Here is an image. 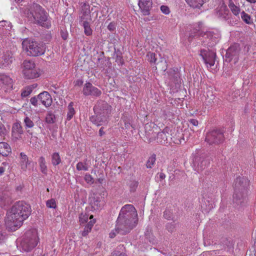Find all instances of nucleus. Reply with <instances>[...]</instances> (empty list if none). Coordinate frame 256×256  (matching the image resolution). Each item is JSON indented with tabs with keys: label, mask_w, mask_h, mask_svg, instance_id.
Instances as JSON below:
<instances>
[{
	"label": "nucleus",
	"mask_w": 256,
	"mask_h": 256,
	"mask_svg": "<svg viewBox=\"0 0 256 256\" xmlns=\"http://www.w3.org/2000/svg\"><path fill=\"white\" fill-rule=\"evenodd\" d=\"M46 206L48 208H56V204L54 199L51 198L46 202Z\"/></svg>",
	"instance_id": "40"
},
{
	"label": "nucleus",
	"mask_w": 256,
	"mask_h": 256,
	"mask_svg": "<svg viewBox=\"0 0 256 256\" xmlns=\"http://www.w3.org/2000/svg\"><path fill=\"white\" fill-rule=\"evenodd\" d=\"M80 224H84L88 222V218L92 220H93V216L90 215L89 216L86 213H82L80 216Z\"/></svg>",
	"instance_id": "32"
},
{
	"label": "nucleus",
	"mask_w": 256,
	"mask_h": 256,
	"mask_svg": "<svg viewBox=\"0 0 256 256\" xmlns=\"http://www.w3.org/2000/svg\"><path fill=\"white\" fill-rule=\"evenodd\" d=\"M74 86H80L83 84V80H78L74 82Z\"/></svg>",
	"instance_id": "52"
},
{
	"label": "nucleus",
	"mask_w": 256,
	"mask_h": 256,
	"mask_svg": "<svg viewBox=\"0 0 256 256\" xmlns=\"http://www.w3.org/2000/svg\"><path fill=\"white\" fill-rule=\"evenodd\" d=\"M200 56L202 57L206 66L211 68L215 64L216 52L215 51L207 50H202Z\"/></svg>",
	"instance_id": "8"
},
{
	"label": "nucleus",
	"mask_w": 256,
	"mask_h": 256,
	"mask_svg": "<svg viewBox=\"0 0 256 256\" xmlns=\"http://www.w3.org/2000/svg\"><path fill=\"white\" fill-rule=\"evenodd\" d=\"M62 38H63L64 39H66V36H62Z\"/></svg>",
	"instance_id": "62"
},
{
	"label": "nucleus",
	"mask_w": 256,
	"mask_h": 256,
	"mask_svg": "<svg viewBox=\"0 0 256 256\" xmlns=\"http://www.w3.org/2000/svg\"><path fill=\"white\" fill-rule=\"evenodd\" d=\"M0 28H4L6 30H10L12 29V25L10 22L2 20L0 21Z\"/></svg>",
	"instance_id": "36"
},
{
	"label": "nucleus",
	"mask_w": 256,
	"mask_h": 256,
	"mask_svg": "<svg viewBox=\"0 0 256 256\" xmlns=\"http://www.w3.org/2000/svg\"><path fill=\"white\" fill-rule=\"evenodd\" d=\"M83 94L84 96H100L102 92L97 88L94 86L90 82H86L82 90Z\"/></svg>",
	"instance_id": "11"
},
{
	"label": "nucleus",
	"mask_w": 256,
	"mask_h": 256,
	"mask_svg": "<svg viewBox=\"0 0 256 256\" xmlns=\"http://www.w3.org/2000/svg\"><path fill=\"white\" fill-rule=\"evenodd\" d=\"M218 16L224 20H228L230 16L229 10L227 6L222 4L216 10Z\"/></svg>",
	"instance_id": "17"
},
{
	"label": "nucleus",
	"mask_w": 256,
	"mask_h": 256,
	"mask_svg": "<svg viewBox=\"0 0 256 256\" xmlns=\"http://www.w3.org/2000/svg\"><path fill=\"white\" fill-rule=\"evenodd\" d=\"M38 100H38V97L36 98V96H34L30 98V102L34 106H38Z\"/></svg>",
	"instance_id": "47"
},
{
	"label": "nucleus",
	"mask_w": 256,
	"mask_h": 256,
	"mask_svg": "<svg viewBox=\"0 0 256 256\" xmlns=\"http://www.w3.org/2000/svg\"><path fill=\"white\" fill-rule=\"evenodd\" d=\"M104 134V128H101L99 130V134L100 136H102Z\"/></svg>",
	"instance_id": "55"
},
{
	"label": "nucleus",
	"mask_w": 256,
	"mask_h": 256,
	"mask_svg": "<svg viewBox=\"0 0 256 256\" xmlns=\"http://www.w3.org/2000/svg\"><path fill=\"white\" fill-rule=\"evenodd\" d=\"M82 26L84 28V32L86 35L89 36L92 34V30L90 28V24L88 21L82 22Z\"/></svg>",
	"instance_id": "31"
},
{
	"label": "nucleus",
	"mask_w": 256,
	"mask_h": 256,
	"mask_svg": "<svg viewBox=\"0 0 256 256\" xmlns=\"http://www.w3.org/2000/svg\"><path fill=\"white\" fill-rule=\"evenodd\" d=\"M138 182H136V181H134L130 185V188H131V190H132V191H134L135 190H136V188L138 186Z\"/></svg>",
	"instance_id": "50"
},
{
	"label": "nucleus",
	"mask_w": 256,
	"mask_h": 256,
	"mask_svg": "<svg viewBox=\"0 0 256 256\" xmlns=\"http://www.w3.org/2000/svg\"><path fill=\"white\" fill-rule=\"evenodd\" d=\"M223 140V134L220 130H216L208 132L206 137V140L210 144L220 142Z\"/></svg>",
	"instance_id": "10"
},
{
	"label": "nucleus",
	"mask_w": 256,
	"mask_h": 256,
	"mask_svg": "<svg viewBox=\"0 0 256 256\" xmlns=\"http://www.w3.org/2000/svg\"><path fill=\"white\" fill-rule=\"evenodd\" d=\"M88 169L86 162H78L76 164V170H78L86 171Z\"/></svg>",
	"instance_id": "37"
},
{
	"label": "nucleus",
	"mask_w": 256,
	"mask_h": 256,
	"mask_svg": "<svg viewBox=\"0 0 256 256\" xmlns=\"http://www.w3.org/2000/svg\"><path fill=\"white\" fill-rule=\"evenodd\" d=\"M30 214V206L23 202L16 203L7 212L5 218V224L6 228L12 231H15L22 224Z\"/></svg>",
	"instance_id": "1"
},
{
	"label": "nucleus",
	"mask_w": 256,
	"mask_h": 256,
	"mask_svg": "<svg viewBox=\"0 0 256 256\" xmlns=\"http://www.w3.org/2000/svg\"><path fill=\"white\" fill-rule=\"evenodd\" d=\"M138 5L144 15L149 14V11L152 6V0H139Z\"/></svg>",
	"instance_id": "15"
},
{
	"label": "nucleus",
	"mask_w": 256,
	"mask_h": 256,
	"mask_svg": "<svg viewBox=\"0 0 256 256\" xmlns=\"http://www.w3.org/2000/svg\"><path fill=\"white\" fill-rule=\"evenodd\" d=\"M156 160V158L155 155H152L151 156H150L146 162V167L148 168H152L155 163Z\"/></svg>",
	"instance_id": "38"
},
{
	"label": "nucleus",
	"mask_w": 256,
	"mask_h": 256,
	"mask_svg": "<svg viewBox=\"0 0 256 256\" xmlns=\"http://www.w3.org/2000/svg\"><path fill=\"white\" fill-rule=\"evenodd\" d=\"M246 0L250 4H256V0Z\"/></svg>",
	"instance_id": "56"
},
{
	"label": "nucleus",
	"mask_w": 256,
	"mask_h": 256,
	"mask_svg": "<svg viewBox=\"0 0 256 256\" xmlns=\"http://www.w3.org/2000/svg\"><path fill=\"white\" fill-rule=\"evenodd\" d=\"M22 48L30 56H38L44 53L43 44L30 39L26 38L22 42Z\"/></svg>",
	"instance_id": "5"
},
{
	"label": "nucleus",
	"mask_w": 256,
	"mask_h": 256,
	"mask_svg": "<svg viewBox=\"0 0 256 256\" xmlns=\"http://www.w3.org/2000/svg\"><path fill=\"white\" fill-rule=\"evenodd\" d=\"M7 134V130L2 124H0V136H4Z\"/></svg>",
	"instance_id": "46"
},
{
	"label": "nucleus",
	"mask_w": 256,
	"mask_h": 256,
	"mask_svg": "<svg viewBox=\"0 0 256 256\" xmlns=\"http://www.w3.org/2000/svg\"><path fill=\"white\" fill-rule=\"evenodd\" d=\"M90 14L89 5L84 3L82 8V16H80L82 22L90 20L92 19Z\"/></svg>",
	"instance_id": "21"
},
{
	"label": "nucleus",
	"mask_w": 256,
	"mask_h": 256,
	"mask_svg": "<svg viewBox=\"0 0 256 256\" xmlns=\"http://www.w3.org/2000/svg\"><path fill=\"white\" fill-rule=\"evenodd\" d=\"M214 251H212V252H208L209 254H212V253H214Z\"/></svg>",
	"instance_id": "61"
},
{
	"label": "nucleus",
	"mask_w": 256,
	"mask_h": 256,
	"mask_svg": "<svg viewBox=\"0 0 256 256\" xmlns=\"http://www.w3.org/2000/svg\"><path fill=\"white\" fill-rule=\"evenodd\" d=\"M190 122L194 126H197L198 124V122L196 120L190 119L189 120Z\"/></svg>",
	"instance_id": "51"
},
{
	"label": "nucleus",
	"mask_w": 256,
	"mask_h": 256,
	"mask_svg": "<svg viewBox=\"0 0 256 256\" xmlns=\"http://www.w3.org/2000/svg\"><path fill=\"white\" fill-rule=\"evenodd\" d=\"M38 162L42 172L44 174H46L48 169L44 158L43 156L40 157L38 160Z\"/></svg>",
	"instance_id": "28"
},
{
	"label": "nucleus",
	"mask_w": 256,
	"mask_h": 256,
	"mask_svg": "<svg viewBox=\"0 0 256 256\" xmlns=\"http://www.w3.org/2000/svg\"><path fill=\"white\" fill-rule=\"evenodd\" d=\"M30 164V162L29 160L28 156L24 152H20L19 158V164L20 168L23 171H26Z\"/></svg>",
	"instance_id": "19"
},
{
	"label": "nucleus",
	"mask_w": 256,
	"mask_h": 256,
	"mask_svg": "<svg viewBox=\"0 0 256 256\" xmlns=\"http://www.w3.org/2000/svg\"><path fill=\"white\" fill-rule=\"evenodd\" d=\"M4 236L0 232V242L4 239Z\"/></svg>",
	"instance_id": "54"
},
{
	"label": "nucleus",
	"mask_w": 256,
	"mask_h": 256,
	"mask_svg": "<svg viewBox=\"0 0 256 256\" xmlns=\"http://www.w3.org/2000/svg\"><path fill=\"white\" fill-rule=\"evenodd\" d=\"M187 4L194 8H200L207 0H186Z\"/></svg>",
	"instance_id": "24"
},
{
	"label": "nucleus",
	"mask_w": 256,
	"mask_h": 256,
	"mask_svg": "<svg viewBox=\"0 0 256 256\" xmlns=\"http://www.w3.org/2000/svg\"><path fill=\"white\" fill-rule=\"evenodd\" d=\"M232 50V48H228V52H227V54H228V53H230V51Z\"/></svg>",
	"instance_id": "58"
},
{
	"label": "nucleus",
	"mask_w": 256,
	"mask_h": 256,
	"mask_svg": "<svg viewBox=\"0 0 256 256\" xmlns=\"http://www.w3.org/2000/svg\"><path fill=\"white\" fill-rule=\"evenodd\" d=\"M38 240L37 230L31 229L26 232L18 246L20 251L28 252L37 245Z\"/></svg>",
	"instance_id": "4"
},
{
	"label": "nucleus",
	"mask_w": 256,
	"mask_h": 256,
	"mask_svg": "<svg viewBox=\"0 0 256 256\" xmlns=\"http://www.w3.org/2000/svg\"><path fill=\"white\" fill-rule=\"evenodd\" d=\"M108 28L110 30L113 31L116 29V24L114 22H110L108 26Z\"/></svg>",
	"instance_id": "49"
},
{
	"label": "nucleus",
	"mask_w": 256,
	"mask_h": 256,
	"mask_svg": "<svg viewBox=\"0 0 256 256\" xmlns=\"http://www.w3.org/2000/svg\"><path fill=\"white\" fill-rule=\"evenodd\" d=\"M248 184V180L244 178H236L234 184V199L240 200L246 196Z\"/></svg>",
	"instance_id": "7"
},
{
	"label": "nucleus",
	"mask_w": 256,
	"mask_h": 256,
	"mask_svg": "<svg viewBox=\"0 0 256 256\" xmlns=\"http://www.w3.org/2000/svg\"><path fill=\"white\" fill-rule=\"evenodd\" d=\"M160 9L162 12L164 14H168L170 12V8L166 6H162Z\"/></svg>",
	"instance_id": "45"
},
{
	"label": "nucleus",
	"mask_w": 256,
	"mask_h": 256,
	"mask_svg": "<svg viewBox=\"0 0 256 256\" xmlns=\"http://www.w3.org/2000/svg\"><path fill=\"white\" fill-rule=\"evenodd\" d=\"M14 60V58L10 54H4L0 59V68H10Z\"/></svg>",
	"instance_id": "16"
},
{
	"label": "nucleus",
	"mask_w": 256,
	"mask_h": 256,
	"mask_svg": "<svg viewBox=\"0 0 256 256\" xmlns=\"http://www.w3.org/2000/svg\"><path fill=\"white\" fill-rule=\"evenodd\" d=\"M228 6L232 13L234 16L239 18L242 12L240 4L234 0V2L230 1V2H228Z\"/></svg>",
	"instance_id": "20"
},
{
	"label": "nucleus",
	"mask_w": 256,
	"mask_h": 256,
	"mask_svg": "<svg viewBox=\"0 0 256 256\" xmlns=\"http://www.w3.org/2000/svg\"><path fill=\"white\" fill-rule=\"evenodd\" d=\"M102 180L98 179V181L100 183L102 182Z\"/></svg>",
	"instance_id": "63"
},
{
	"label": "nucleus",
	"mask_w": 256,
	"mask_h": 256,
	"mask_svg": "<svg viewBox=\"0 0 256 256\" xmlns=\"http://www.w3.org/2000/svg\"><path fill=\"white\" fill-rule=\"evenodd\" d=\"M96 219L90 220L87 224L85 226L84 230L81 232L82 236H86L91 232L92 228L94 224L96 223Z\"/></svg>",
	"instance_id": "25"
},
{
	"label": "nucleus",
	"mask_w": 256,
	"mask_h": 256,
	"mask_svg": "<svg viewBox=\"0 0 256 256\" xmlns=\"http://www.w3.org/2000/svg\"><path fill=\"white\" fill-rule=\"evenodd\" d=\"M202 36L205 39H208V46H212L216 44L218 41L219 37L218 34H214L212 32H206L204 33H200Z\"/></svg>",
	"instance_id": "18"
},
{
	"label": "nucleus",
	"mask_w": 256,
	"mask_h": 256,
	"mask_svg": "<svg viewBox=\"0 0 256 256\" xmlns=\"http://www.w3.org/2000/svg\"><path fill=\"white\" fill-rule=\"evenodd\" d=\"M39 101L46 107L48 108L51 106L52 98L49 93L47 92H43L38 95Z\"/></svg>",
	"instance_id": "14"
},
{
	"label": "nucleus",
	"mask_w": 256,
	"mask_h": 256,
	"mask_svg": "<svg viewBox=\"0 0 256 256\" xmlns=\"http://www.w3.org/2000/svg\"><path fill=\"white\" fill-rule=\"evenodd\" d=\"M11 152V148L6 142H0V154L4 156H8Z\"/></svg>",
	"instance_id": "26"
},
{
	"label": "nucleus",
	"mask_w": 256,
	"mask_h": 256,
	"mask_svg": "<svg viewBox=\"0 0 256 256\" xmlns=\"http://www.w3.org/2000/svg\"><path fill=\"white\" fill-rule=\"evenodd\" d=\"M16 2H22L24 0H14Z\"/></svg>",
	"instance_id": "60"
},
{
	"label": "nucleus",
	"mask_w": 256,
	"mask_h": 256,
	"mask_svg": "<svg viewBox=\"0 0 256 256\" xmlns=\"http://www.w3.org/2000/svg\"><path fill=\"white\" fill-rule=\"evenodd\" d=\"M76 111L74 108V102H70L68 106L66 120H70L75 114Z\"/></svg>",
	"instance_id": "27"
},
{
	"label": "nucleus",
	"mask_w": 256,
	"mask_h": 256,
	"mask_svg": "<svg viewBox=\"0 0 256 256\" xmlns=\"http://www.w3.org/2000/svg\"><path fill=\"white\" fill-rule=\"evenodd\" d=\"M34 86H28L22 90L21 96L22 97H26L29 96L32 92Z\"/></svg>",
	"instance_id": "33"
},
{
	"label": "nucleus",
	"mask_w": 256,
	"mask_h": 256,
	"mask_svg": "<svg viewBox=\"0 0 256 256\" xmlns=\"http://www.w3.org/2000/svg\"><path fill=\"white\" fill-rule=\"evenodd\" d=\"M242 20L246 24H250L252 23L251 16L244 11L242 10L240 14Z\"/></svg>",
	"instance_id": "30"
},
{
	"label": "nucleus",
	"mask_w": 256,
	"mask_h": 256,
	"mask_svg": "<svg viewBox=\"0 0 256 256\" xmlns=\"http://www.w3.org/2000/svg\"><path fill=\"white\" fill-rule=\"evenodd\" d=\"M90 205L94 210H101L104 206V202L102 200V198L96 195H92L89 198Z\"/></svg>",
	"instance_id": "12"
},
{
	"label": "nucleus",
	"mask_w": 256,
	"mask_h": 256,
	"mask_svg": "<svg viewBox=\"0 0 256 256\" xmlns=\"http://www.w3.org/2000/svg\"><path fill=\"white\" fill-rule=\"evenodd\" d=\"M210 161L202 156H195L192 159V166L194 170L199 172L209 165Z\"/></svg>",
	"instance_id": "9"
},
{
	"label": "nucleus",
	"mask_w": 256,
	"mask_h": 256,
	"mask_svg": "<svg viewBox=\"0 0 256 256\" xmlns=\"http://www.w3.org/2000/svg\"><path fill=\"white\" fill-rule=\"evenodd\" d=\"M55 120V116L52 112H49L46 117V121L47 123L52 124Z\"/></svg>",
	"instance_id": "35"
},
{
	"label": "nucleus",
	"mask_w": 256,
	"mask_h": 256,
	"mask_svg": "<svg viewBox=\"0 0 256 256\" xmlns=\"http://www.w3.org/2000/svg\"><path fill=\"white\" fill-rule=\"evenodd\" d=\"M146 58L148 61L150 62H155L156 59V54L154 52H149L146 54Z\"/></svg>",
	"instance_id": "41"
},
{
	"label": "nucleus",
	"mask_w": 256,
	"mask_h": 256,
	"mask_svg": "<svg viewBox=\"0 0 256 256\" xmlns=\"http://www.w3.org/2000/svg\"><path fill=\"white\" fill-rule=\"evenodd\" d=\"M158 138L161 143L166 142L167 140L166 133L164 131L158 132Z\"/></svg>",
	"instance_id": "39"
},
{
	"label": "nucleus",
	"mask_w": 256,
	"mask_h": 256,
	"mask_svg": "<svg viewBox=\"0 0 256 256\" xmlns=\"http://www.w3.org/2000/svg\"><path fill=\"white\" fill-rule=\"evenodd\" d=\"M84 178L85 181L88 184H92L94 182V178H92V176L90 175V174H86V175L84 176Z\"/></svg>",
	"instance_id": "44"
},
{
	"label": "nucleus",
	"mask_w": 256,
	"mask_h": 256,
	"mask_svg": "<svg viewBox=\"0 0 256 256\" xmlns=\"http://www.w3.org/2000/svg\"><path fill=\"white\" fill-rule=\"evenodd\" d=\"M61 162V160L59 155V154L58 152H54L52 155V164L54 165L58 164Z\"/></svg>",
	"instance_id": "34"
},
{
	"label": "nucleus",
	"mask_w": 256,
	"mask_h": 256,
	"mask_svg": "<svg viewBox=\"0 0 256 256\" xmlns=\"http://www.w3.org/2000/svg\"><path fill=\"white\" fill-rule=\"evenodd\" d=\"M120 247V249H122V246H119Z\"/></svg>",
	"instance_id": "64"
},
{
	"label": "nucleus",
	"mask_w": 256,
	"mask_h": 256,
	"mask_svg": "<svg viewBox=\"0 0 256 256\" xmlns=\"http://www.w3.org/2000/svg\"><path fill=\"white\" fill-rule=\"evenodd\" d=\"M0 86L6 90L12 88L13 80L9 76L6 74L0 75Z\"/></svg>",
	"instance_id": "13"
},
{
	"label": "nucleus",
	"mask_w": 256,
	"mask_h": 256,
	"mask_svg": "<svg viewBox=\"0 0 256 256\" xmlns=\"http://www.w3.org/2000/svg\"><path fill=\"white\" fill-rule=\"evenodd\" d=\"M22 74L27 79L36 78L40 75V70L36 68L34 62L30 60H25L23 62Z\"/></svg>",
	"instance_id": "6"
},
{
	"label": "nucleus",
	"mask_w": 256,
	"mask_h": 256,
	"mask_svg": "<svg viewBox=\"0 0 256 256\" xmlns=\"http://www.w3.org/2000/svg\"><path fill=\"white\" fill-rule=\"evenodd\" d=\"M159 177L160 180H164L166 178V175L164 174L162 172H160L159 174Z\"/></svg>",
	"instance_id": "53"
},
{
	"label": "nucleus",
	"mask_w": 256,
	"mask_h": 256,
	"mask_svg": "<svg viewBox=\"0 0 256 256\" xmlns=\"http://www.w3.org/2000/svg\"><path fill=\"white\" fill-rule=\"evenodd\" d=\"M8 164L6 162H3L0 165V176L3 174L7 168H8Z\"/></svg>",
	"instance_id": "42"
},
{
	"label": "nucleus",
	"mask_w": 256,
	"mask_h": 256,
	"mask_svg": "<svg viewBox=\"0 0 256 256\" xmlns=\"http://www.w3.org/2000/svg\"><path fill=\"white\" fill-rule=\"evenodd\" d=\"M24 122L26 128H32L34 126L32 121L28 117L24 118Z\"/></svg>",
	"instance_id": "43"
},
{
	"label": "nucleus",
	"mask_w": 256,
	"mask_h": 256,
	"mask_svg": "<svg viewBox=\"0 0 256 256\" xmlns=\"http://www.w3.org/2000/svg\"><path fill=\"white\" fill-rule=\"evenodd\" d=\"M30 10L26 14V16L34 22L46 28L51 26L46 12L40 5L34 4L30 6Z\"/></svg>",
	"instance_id": "3"
},
{
	"label": "nucleus",
	"mask_w": 256,
	"mask_h": 256,
	"mask_svg": "<svg viewBox=\"0 0 256 256\" xmlns=\"http://www.w3.org/2000/svg\"><path fill=\"white\" fill-rule=\"evenodd\" d=\"M110 256H126L124 254L120 252L119 251H114Z\"/></svg>",
	"instance_id": "48"
},
{
	"label": "nucleus",
	"mask_w": 256,
	"mask_h": 256,
	"mask_svg": "<svg viewBox=\"0 0 256 256\" xmlns=\"http://www.w3.org/2000/svg\"><path fill=\"white\" fill-rule=\"evenodd\" d=\"M90 120L94 124L96 125L97 126H99L102 125L106 121V118H102L100 116H92L90 118Z\"/></svg>",
	"instance_id": "29"
},
{
	"label": "nucleus",
	"mask_w": 256,
	"mask_h": 256,
	"mask_svg": "<svg viewBox=\"0 0 256 256\" xmlns=\"http://www.w3.org/2000/svg\"><path fill=\"white\" fill-rule=\"evenodd\" d=\"M110 238H114L115 236H116V233L114 232H112L110 234Z\"/></svg>",
	"instance_id": "57"
},
{
	"label": "nucleus",
	"mask_w": 256,
	"mask_h": 256,
	"mask_svg": "<svg viewBox=\"0 0 256 256\" xmlns=\"http://www.w3.org/2000/svg\"><path fill=\"white\" fill-rule=\"evenodd\" d=\"M200 33H202V32H197V34H195V36H196V35H198V36H202V34H200Z\"/></svg>",
	"instance_id": "59"
},
{
	"label": "nucleus",
	"mask_w": 256,
	"mask_h": 256,
	"mask_svg": "<svg viewBox=\"0 0 256 256\" xmlns=\"http://www.w3.org/2000/svg\"><path fill=\"white\" fill-rule=\"evenodd\" d=\"M10 202V197L8 192H3L0 194V206L2 208L8 204Z\"/></svg>",
	"instance_id": "23"
},
{
	"label": "nucleus",
	"mask_w": 256,
	"mask_h": 256,
	"mask_svg": "<svg viewBox=\"0 0 256 256\" xmlns=\"http://www.w3.org/2000/svg\"><path fill=\"white\" fill-rule=\"evenodd\" d=\"M22 133V128L20 124L16 123L12 129V137L16 140H18L20 138V136Z\"/></svg>",
	"instance_id": "22"
},
{
	"label": "nucleus",
	"mask_w": 256,
	"mask_h": 256,
	"mask_svg": "<svg viewBox=\"0 0 256 256\" xmlns=\"http://www.w3.org/2000/svg\"><path fill=\"white\" fill-rule=\"evenodd\" d=\"M138 222V214L134 206L132 204H126L120 210L115 231L116 233L126 234L137 225Z\"/></svg>",
	"instance_id": "2"
}]
</instances>
